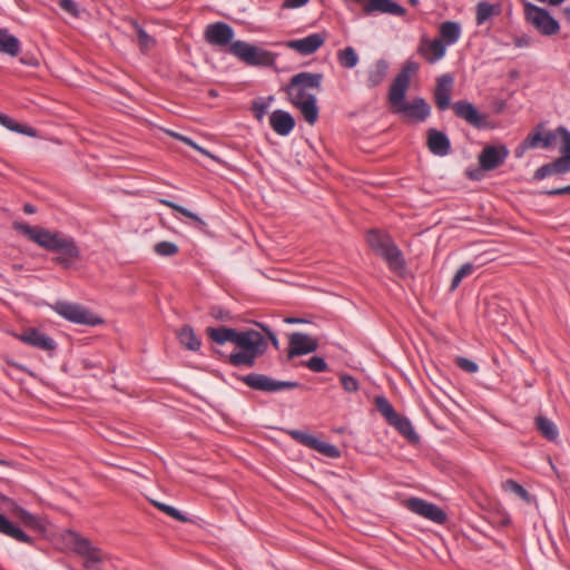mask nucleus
Wrapping results in <instances>:
<instances>
[{
	"label": "nucleus",
	"mask_w": 570,
	"mask_h": 570,
	"mask_svg": "<svg viewBox=\"0 0 570 570\" xmlns=\"http://www.w3.org/2000/svg\"><path fill=\"white\" fill-rule=\"evenodd\" d=\"M132 26L137 33L140 49L145 51L153 48L155 40L137 22H134Z\"/></svg>",
	"instance_id": "obj_42"
},
{
	"label": "nucleus",
	"mask_w": 570,
	"mask_h": 570,
	"mask_svg": "<svg viewBox=\"0 0 570 570\" xmlns=\"http://www.w3.org/2000/svg\"><path fill=\"white\" fill-rule=\"evenodd\" d=\"M288 434L298 443L312 450H315L328 458L335 459L340 456V451L335 445L327 442H323L305 431L289 430Z\"/></svg>",
	"instance_id": "obj_13"
},
{
	"label": "nucleus",
	"mask_w": 570,
	"mask_h": 570,
	"mask_svg": "<svg viewBox=\"0 0 570 570\" xmlns=\"http://www.w3.org/2000/svg\"><path fill=\"white\" fill-rule=\"evenodd\" d=\"M559 138L561 139V157H569L570 161V131L564 127H558Z\"/></svg>",
	"instance_id": "obj_44"
},
{
	"label": "nucleus",
	"mask_w": 570,
	"mask_h": 570,
	"mask_svg": "<svg viewBox=\"0 0 570 570\" xmlns=\"http://www.w3.org/2000/svg\"><path fill=\"white\" fill-rule=\"evenodd\" d=\"M0 500L6 504L7 509L21 523V525L33 530L41 529L40 520L37 515L18 505L12 499L6 495L0 494Z\"/></svg>",
	"instance_id": "obj_19"
},
{
	"label": "nucleus",
	"mask_w": 570,
	"mask_h": 570,
	"mask_svg": "<svg viewBox=\"0 0 570 570\" xmlns=\"http://www.w3.org/2000/svg\"><path fill=\"white\" fill-rule=\"evenodd\" d=\"M155 507H157L160 511L165 512L167 515L180 521V522H186L188 521L187 517H185L179 510H177L176 508L171 507V505H168V504H165V503H160V502H157V501H154L153 502Z\"/></svg>",
	"instance_id": "obj_45"
},
{
	"label": "nucleus",
	"mask_w": 570,
	"mask_h": 570,
	"mask_svg": "<svg viewBox=\"0 0 570 570\" xmlns=\"http://www.w3.org/2000/svg\"><path fill=\"white\" fill-rule=\"evenodd\" d=\"M59 6L63 11L68 12L72 17L77 18L79 16L78 3L73 0H59Z\"/></svg>",
	"instance_id": "obj_54"
},
{
	"label": "nucleus",
	"mask_w": 570,
	"mask_h": 570,
	"mask_svg": "<svg viewBox=\"0 0 570 570\" xmlns=\"http://www.w3.org/2000/svg\"><path fill=\"white\" fill-rule=\"evenodd\" d=\"M169 135H170V136H173L174 138H176V139H178V140H180V141L185 142L186 145H188V146L193 147L194 149L198 150V151H199V153H202L203 155H206V156H208V157H210V158H214V157H213V155H212L208 150H206V149L202 148L200 146H198V145H197L196 142H194L190 138H188V137H186V136H183V135H180V134H177V132H170V131H169Z\"/></svg>",
	"instance_id": "obj_51"
},
{
	"label": "nucleus",
	"mask_w": 570,
	"mask_h": 570,
	"mask_svg": "<svg viewBox=\"0 0 570 570\" xmlns=\"http://www.w3.org/2000/svg\"><path fill=\"white\" fill-rule=\"evenodd\" d=\"M20 51V41L17 37L9 33L7 29L0 28V52L16 57Z\"/></svg>",
	"instance_id": "obj_29"
},
{
	"label": "nucleus",
	"mask_w": 570,
	"mask_h": 570,
	"mask_svg": "<svg viewBox=\"0 0 570 570\" xmlns=\"http://www.w3.org/2000/svg\"><path fill=\"white\" fill-rule=\"evenodd\" d=\"M364 12L370 14L374 11H379L382 13H389L393 16L402 17L405 14L406 10L400 6L399 3L392 0H370L364 6Z\"/></svg>",
	"instance_id": "obj_25"
},
{
	"label": "nucleus",
	"mask_w": 570,
	"mask_h": 570,
	"mask_svg": "<svg viewBox=\"0 0 570 570\" xmlns=\"http://www.w3.org/2000/svg\"><path fill=\"white\" fill-rule=\"evenodd\" d=\"M209 95L213 96V97H216L217 96V92L215 90H210L209 91Z\"/></svg>",
	"instance_id": "obj_64"
},
{
	"label": "nucleus",
	"mask_w": 570,
	"mask_h": 570,
	"mask_svg": "<svg viewBox=\"0 0 570 570\" xmlns=\"http://www.w3.org/2000/svg\"><path fill=\"white\" fill-rule=\"evenodd\" d=\"M272 100H273V97L271 96L267 99L259 98V99H256L253 101L252 110H253L255 118L258 121L263 120Z\"/></svg>",
	"instance_id": "obj_41"
},
{
	"label": "nucleus",
	"mask_w": 570,
	"mask_h": 570,
	"mask_svg": "<svg viewBox=\"0 0 570 570\" xmlns=\"http://www.w3.org/2000/svg\"><path fill=\"white\" fill-rule=\"evenodd\" d=\"M326 41L324 33H312L302 39L286 42V47L302 56H309L316 52Z\"/></svg>",
	"instance_id": "obj_18"
},
{
	"label": "nucleus",
	"mask_w": 570,
	"mask_h": 570,
	"mask_svg": "<svg viewBox=\"0 0 570 570\" xmlns=\"http://www.w3.org/2000/svg\"><path fill=\"white\" fill-rule=\"evenodd\" d=\"M229 51L249 66L269 67L275 63V53L242 40L233 42Z\"/></svg>",
	"instance_id": "obj_7"
},
{
	"label": "nucleus",
	"mask_w": 570,
	"mask_h": 570,
	"mask_svg": "<svg viewBox=\"0 0 570 570\" xmlns=\"http://www.w3.org/2000/svg\"><path fill=\"white\" fill-rule=\"evenodd\" d=\"M20 62L30 67H38L39 60L32 55H24L20 58Z\"/></svg>",
	"instance_id": "obj_57"
},
{
	"label": "nucleus",
	"mask_w": 570,
	"mask_h": 570,
	"mask_svg": "<svg viewBox=\"0 0 570 570\" xmlns=\"http://www.w3.org/2000/svg\"><path fill=\"white\" fill-rule=\"evenodd\" d=\"M455 363L461 370L468 373H475L479 370V366L475 362L465 357H458Z\"/></svg>",
	"instance_id": "obj_52"
},
{
	"label": "nucleus",
	"mask_w": 570,
	"mask_h": 570,
	"mask_svg": "<svg viewBox=\"0 0 570 570\" xmlns=\"http://www.w3.org/2000/svg\"><path fill=\"white\" fill-rule=\"evenodd\" d=\"M454 79L450 73L442 75L436 80L434 89V102L440 110H446L451 107V94Z\"/></svg>",
	"instance_id": "obj_20"
},
{
	"label": "nucleus",
	"mask_w": 570,
	"mask_h": 570,
	"mask_svg": "<svg viewBox=\"0 0 570 570\" xmlns=\"http://www.w3.org/2000/svg\"><path fill=\"white\" fill-rule=\"evenodd\" d=\"M502 489L507 492L514 493L515 495H518L525 502L530 501V495H529L528 491L521 484H519L517 481H514L512 479L505 480L502 483Z\"/></svg>",
	"instance_id": "obj_38"
},
{
	"label": "nucleus",
	"mask_w": 570,
	"mask_h": 570,
	"mask_svg": "<svg viewBox=\"0 0 570 570\" xmlns=\"http://www.w3.org/2000/svg\"><path fill=\"white\" fill-rule=\"evenodd\" d=\"M525 43H527V42H525V41H523L521 38H518V39L515 40V45H517L518 47H521V46H523V45H525Z\"/></svg>",
	"instance_id": "obj_62"
},
{
	"label": "nucleus",
	"mask_w": 570,
	"mask_h": 570,
	"mask_svg": "<svg viewBox=\"0 0 570 570\" xmlns=\"http://www.w3.org/2000/svg\"><path fill=\"white\" fill-rule=\"evenodd\" d=\"M234 38V30L225 22H215L206 27L205 39L213 46L224 47L230 43Z\"/></svg>",
	"instance_id": "obj_16"
},
{
	"label": "nucleus",
	"mask_w": 570,
	"mask_h": 570,
	"mask_svg": "<svg viewBox=\"0 0 570 570\" xmlns=\"http://www.w3.org/2000/svg\"><path fill=\"white\" fill-rule=\"evenodd\" d=\"M158 202H159L160 204H163V205H165V206H167V207H169V208H171V209H174V210H176V212L180 213L181 215H184V216H186V217H188V218L193 219V220H194V222H196L198 225H200V226H205L204 220H203V219H202L197 214H194V213H193V212H190L189 209H187V208H185V207H183V206H180V205H178V204H176V203H174V202H170V200H168V199H163V198H161V199H159Z\"/></svg>",
	"instance_id": "obj_37"
},
{
	"label": "nucleus",
	"mask_w": 570,
	"mask_h": 570,
	"mask_svg": "<svg viewBox=\"0 0 570 570\" xmlns=\"http://www.w3.org/2000/svg\"><path fill=\"white\" fill-rule=\"evenodd\" d=\"M559 138L558 128L556 130H546L543 124H539L520 144L515 150L518 157L522 156L524 150L543 148L549 149L554 146Z\"/></svg>",
	"instance_id": "obj_11"
},
{
	"label": "nucleus",
	"mask_w": 570,
	"mask_h": 570,
	"mask_svg": "<svg viewBox=\"0 0 570 570\" xmlns=\"http://www.w3.org/2000/svg\"><path fill=\"white\" fill-rule=\"evenodd\" d=\"M17 337L21 342L43 351H52L56 348V342L36 328H29L22 334L17 335Z\"/></svg>",
	"instance_id": "obj_23"
},
{
	"label": "nucleus",
	"mask_w": 570,
	"mask_h": 570,
	"mask_svg": "<svg viewBox=\"0 0 570 570\" xmlns=\"http://www.w3.org/2000/svg\"><path fill=\"white\" fill-rule=\"evenodd\" d=\"M285 323H288V324H299V323H304L305 320H302V318H296V317H286L284 320Z\"/></svg>",
	"instance_id": "obj_59"
},
{
	"label": "nucleus",
	"mask_w": 570,
	"mask_h": 570,
	"mask_svg": "<svg viewBox=\"0 0 570 570\" xmlns=\"http://www.w3.org/2000/svg\"><path fill=\"white\" fill-rule=\"evenodd\" d=\"M544 194L549 196L570 195V185L566 187L547 190L544 191Z\"/></svg>",
	"instance_id": "obj_56"
},
{
	"label": "nucleus",
	"mask_w": 570,
	"mask_h": 570,
	"mask_svg": "<svg viewBox=\"0 0 570 570\" xmlns=\"http://www.w3.org/2000/svg\"><path fill=\"white\" fill-rule=\"evenodd\" d=\"M306 366L315 372V373H322L325 372L328 366L325 360L321 356H313L306 362Z\"/></svg>",
	"instance_id": "obj_48"
},
{
	"label": "nucleus",
	"mask_w": 570,
	"mask_h": 570,
	"mask_svg": "<svg viewBox=\"0 0 570 570\" xmlns=\"http://www.w3.org/2000/svg\"><path fill=\"white\" fill-rule=\"evenodd\" d=\"M409 2H410L413 7H415V6H417V4H419V0H409Z\"/></svg>",
	"instance_id": "obj_63"
},
{
	"label": "nucleus",
	"mask_w": 570,
	"mask_h": 570,
	"mask_svg": "<svg viewBox=\"0 0 570 570\" xmlns=\"http://www.w3.org/2000/svg\"><path fill=\"white\" fill-rule=\"evenodd\" d=\"M474 271V266L471 263L463 264L454 274L450 291H455L461 284L462 279L469 275H471Z\"/></svg>",
	"instance_id": "obj_39"
},
{
	"label": "nucleus",
	"mask_w": 570,
	"mask_h": 570,
	"mask_svg": "<svg viewBox=\"0 0 570 570\" xmlns=\"http://www.w3.org/2000/svg\"><path fill=\"white\" fill-rule=\"evenodd\" d=\"M419 70L414 61H406L393 80L389 91V102L393 114H399L403 119L412 122H423L431 114V107L424 98L416 97L411 101L405 100L410 87L411 77Z\"/></svg>",
	"instance_id": "obj_3"
},
{
	"label": "nucleus",
	"mask_w": 570,
	"mask_h": 570,
	"mask_svg": "<svg viewBox=\"0 0 570 570\" xmlns=\"http://www.w3.org/2000/svg\"><path fill=\"white\" fill-rule=\"evenodd\" d=\"M524 16L525 20L543 36H552L560 29L559 22L548 10L530 2L524 4Z\"/></svg>",
	"instance_id": "obj_8"
},
{
	"label": "nucleus",
	"mask_w": 570,
	"mask_h": 570,
	"mask_svg": "<svg viewBox=\"0 0 570 570\" xmlns=\"http://www.w3.org/2000/svg\"><path fill=\"white\" fill-rule=\"evenodd\" d=\"M269 125L279 136H287L295 127V119L288 111L277 109L271 114Z\"/></svg>",
	"instance_id": "obj_24"
},
{
	"label": "nucleus",
	"mask_w": 570,
	"mask_h": 570,
	"mask_svg": "<svg viewBox=\"0 0 570 570\" xmlns=\"http://www.w3.org/2000/svg\"><path fill=\"white\" fill-rule=\"evenodd\" d=\"M244 384L255 391L274 393L284 390H293L301 384L295 381L274 380L265 374L250 373L238 377Z\"/></svg>",
	"instance_id": "obj_10"
},
{
	"label": "nucleus",
	"mask_w": 570,
	"mask_h": 570,
	"mask_svg": "<svg viewBox=\"0 0 570 570\" xmlns=\"http://www.w3.org/2000/svg\"><path fill=\"white\" fill-rule=\"evenodd\" d=\"M309 0H285L283 8H301L305 6Z\"/></svg>",
	"instance_id": "obj_58"
},
{
	"label": "nucleus",
	"mask_w": 570,
	"mask_h": 570,
	"mask_svg": "<svg viewBox=\"0 0 570 570\" xmlns=\"http://www.w3.org/2000/svg\"><path fill=\"white\" fill-rule=\"evenodd\" d=\"M207 336L216 344L234 343L239 350L225 355L226 362L233 366L253 367L256 360L267 351L268 343L263 334L255 330L237 331L235 328L219 326L207 327Z\"/></svg>",
	"instance_id": "obj_1"
},
{
	"label": "nucleus",
	"mask_w": 570,
	"mask_h": 570,
	"mask_svg": "<svg viewBox=\"0 0 570 570\" xmlns=\"http://www.w3.org/2000/svg\"><path fill=\"white\" fill-rule=\"evenodd\" d=\"M23 210L26 214H35L36 213V208L31 204H26L23 206Z\"/></svg>",
	"instance_id": "obj_61"
},
{
	"label": "nucleus",
	"mask_w": 570,
	"mask_h": 570,
	"mask_svg": "<svg viewBox=\"0 0 570 570\" xmlns=\"http://www.w3.org/2000/svg\"><path fill=\"white\" fill-rule=\"evenodd\" d=\"M66 541L83 559L86 570H102L105 554L99 548L92 546L89 540L73 531L66 533Z\"/></svg>",
	"instance_id": "obj_5"
},
{
	"label": "nucleus",
	"mask_w": 570,
	"mask_h": 570,
	"mask_svg": "<svg viewBox=\"0 0 570 570\" xmlns=\"http://www.w3.org/2000/svg\"><path fill=\"white\" fill-rule=\"evenodd\" d=\"M440 35L445 45L455 43L461 36L460 24L453 21H445L440 26Z\"/></svg>",
	"instance_id": "obj_32"
},
{
	"label": "nucleus",
	"mask_w": 570,
	"mask_h": 570,
	"mask_svg": "<svg viewBox=\"0 0 570 570\" xmlns=\"http://www.w3.org/2000/svg\"><path fill=\"white\" fill-rule=\"evenodd\" d=\"M389 69V63L384 59H379L375 61L366 75V86L368 88H374L381 85L386 78Z\"/></svg>",
	"instance_id": "obj_27"
},
{
	"label": "nucleus",
	"mask_w": 570,
	"mask_h": 570,
	"mask_svg": "<svg viewBox=\"0 0 570 570\" xmlns=\"http://www.w3.org/2000/svg\"><path fill=\"white\" fill-rule=\"evenodd\" d=\"M417 52L429 63H435L444 57L446 52V45L442 39L430 40L426 37H423L420 41Z\"/></svg>",
	"instance_id": "obj_21"
},
{
	"label": "nucleus",
	"mask_w": 570,
	"mask_h": 570,
	"mask_svg": "<svg viewBox=\"0 0 570 570\" xmlns=\"http://www.w3.org/2000/svg\"><path fill=\"white\" fill-rule=\"evenodd\" d=\"M495 13L494 6L488 2H480L476 6V23L483 24L490 17Z\"/></svg>",
	"instance_id": "obj_40"
},
{
	"label": "nucleus",
	"mask_w": 570,
	"mask_h": 570,
	"mask_svg": "<svg viewBox=\"0 0 570 570\" xmlns=\"http://www.w3.org/2000/svg\"><path fill=\"white\" fill-rule=\"evenodd\" d=\"M0 465L7 466V468H13L14 463L12 461H10V460H6V459L0 458Z\"/></svg>",
	"instance_id": "obj_60"
},
{
	"label": "nucleus",
	"mask_w": 570,
	"mask_h": 570,
	"mask_svg": "<svg viewBox=\"0 0 570 570\" xmlns=\"http://www.w3.org/2000/svg\"><path fill=\"white\" fill-rule=\"evenodd\" d=\"M535 428L540 434L549 441L557 440L559 435L557 425L546 416L539 415L535 417Z\"/></svg>",
	"instance_id": "obj_30"
},
{
	"label": "nucleus",
	"mask_w": 570,
	"mask_h": 570,
	"mask_svg": "<svg viewBox=\"0 0 570 570\" xmlns=\"http://www.w3.org/2000/svg\"><path fill=\"white\" fill-rule=\"evenodd\" d=\"M318 348V341L308 334L295 332L288 337L287 357L305 355L315 352Z\"/></svg>",
	"instance_id": "obj_14"
},
{
	"label": "nucleus",
	"mask_w": 570,
	"mask_h": 570,
	"mask_svg": "<svg viewBox=\"0 0 570 570\" xmlns=\"http://www.w3.org/2000/svg\"><path fill=\"white\" fill-rule=\"evenodd\" d=\"M406 508L413 513L431 520L438 524L446 521V513L436 504L430 503L420 498H410L405 502Z\"/></svg>",
	"instance_id": "obj_12"
},
{
	"label": "nucleus",
	"mask_w": 570,
	"mask_h": 570,
	"mask_svg": "<svg viewBox=\"0 0 570 570\" xmlns=\"http://www.w3.org/2000/svg\"><path fill=\"white\" fill-rule=\"evenodd\" d=\"M209 315L219 322H229L233 320V316L229 311L225 309L222 306H212L209 309Z\"/></svg>",
	"instance_id": "obj_47"
},
{
	"label": "nucleus",
	"mask_w": 570,
	"mask_h": 570,
	"mask_svg": "<svg viewBox=\"0 0 570 570\" xmlns=\"http://www.w3.org/2000/svg\"><path fill=\"white\" fill-rule=\"evenodd\" d=\"M254 324L259 327L267 336V338L271 341L272 345L278 350L279 348V341L276 336V334L271 330L269 326H267L264 323L261 322H254Z\"/></svg>",
	"instance_id": "obj_53"
},
{
	"label": "nucleus",
	"mask_w": 570,
	"mask_h": 570,
	"mask_svg": "<svg viewBox=\"0 0 570 570\" xmlns=\"http://www.w3.org/2000/svg\"><path fill=\"white\" fill-rule=\"evenodd\" d=\"M552 175H554V174L552 171L550 164H544L534 171L533 179L542 180Z\"/></svg>",
	"instance_id": "obj_55"
},
{
	"label": "nucleus",
	"mask_w": 570,
	"mask_h": 570,
	"mask_svg": "<svg viewBox=\"0 0 570 570\" xmlns=\"http://www.w3.org/2000/svg\"><path fill=\"white\" fill-rule=\"evenodd\" d=\"M337 61L341 67L352 69L358 63V55L352 47H346L337 52Z\"/></svg>",
	"instance_id": "obj_34"
},
{
	"label": "nucleus",
	"mask_w": 570,
	"mask_h": 570,
	"mask_svg": "<svg viewBox=\"0 0 570 570\" xmlns=\"http://www.w3.org/2000/svg\"><path fill=\"white\" fill-rule=\"evenodd\" d=\"M154 250L159 256H174L178 253V246L173 242L163 240L154 246Z\"/></svg>",
	"instance_id": "obj_43"
},
{
	"label": "nucleus",
	"mask_w": 570,
	"mask_h": 570,
	"mask_svg": "<svg viewBox=\"0 0 570 570\" xmlns=\"http://www.w3.org/2000/svg\"><path fill=\"white\" fill-rule=\"evenodd\" d=\"M169 135H170V136H173L174 138H176V139H178V140H180V141L185 142L186 145H188V146L193 147L194 149L198 150V151H199V153H202L203 155H206V156H208V157H210V158H214V157H213V155H212L208 150H206V149L202 148L200 146H198V145H197L196 142H194L190 138H188V137H186V136H183V135H180V134H177V132H170V131H169Z\"/></svg>",
	"instance_id": "obj_50"
},
{
	"label": "nucleus",
	"mask_w": 570,
	"mask_h": 570,
	"mask_svg": "<svg viewBox=\"0 0 570 570\" xmlns=\"http://www.w3.org/2000/svg\"><path fill=\"white\" fill-rule=\"evenodd\" d=\"M509 156L505 146H487L479 155V164L483 170H493L504 163Z\"/></svg>",
	"instance_id": "obj_17"
},
{
	"label": "nucleus",
	"mask_w": 570,
	"mask_h": 570,
	"mask_svg": "<svg viewBox=\"0 0 570 570\" xmlns=\"http://www.w3.org/2000/svg\"><path fill=\"white\" fill-rule=\"evenodd\" d=\"M452 109L456 117L465 120L475 128H485L488 126V116L481 114L471 102L459 100L452 105Z\"/></svg>",
	"instance_id": "obj_15"
},
{
	"label": "nucleus",
	"mask_w": 570,
	"mask_h": 570,
	"mask_svg": "<svg viewBox=\"0 0 570 570\" xmlns=\"http://www.w3.org/2000/svg\"><path fill=\"white\" fill-rule=\"evenodd\" d=\"M52 309L69 322L83 325H98L102 320L95 316L82 305L59 301L52 305Z\"/></svg>",
	"instance_id": "obj_9"
},
{
	"label": "nucleus",
	"mask_w": 570,
	"mask_h": 570,
	"mask_svg": "<svg viewBox=\"0 0 570 570\" xmlns=\"http://www.w3.org/2000/svg\"><path fill=\"white\" fill-rule=\"evenodd\" d=\"M341 384L346 392H356L358 390L357 380L348 374H342L340 376Z\"/></svg>",
	"instance_id": "obj_49"
},
{
	"label": "nucleus",
	"mask_w": 570,
	"mask_h": 570,
	"mask_svg": "<svg viewBox=\"0 0 570 570\" xmlns=\"http://www.w3.org/2000/svg\"><path fill=\"white\" fill-rule=\"evenodd\" d=\"M374 403L376 410L385 417V420L389 423H391L394 419L399 416V414L395 412L394 407L385 396H376Z\"/></svg>",
	"instance_id": "obj_35"
},
{
	"label": "nucleus",
	"mask_w": 570,
	"mask_h": 570,
	"mask_svg": "<svg viewBox=\"0 0 570 570\" xmlns=\"http://www.w3.org/2000/svg\"><path fill=\"white\" fill-rule=\"evenodd\" d=\"M390 424L395 426L397 429V431L402 435H404L409 441L417 442L420 440L417 433L415 432V430L409 419L399 415Z\"/></svg>",
	"instance_id": "obj_31"
},
{
	"label": "nucleus",
	"mask_w": 570,
	"mask_h": 570,
	"mask_svg": "<svg viewBox=\"0 0 570 570\" xmlns=\"http://www.w3.org/2000/svg\"><path fill=\"white\" fill-rule=\"evenodd\" d=\"M569 157H559L556 160L549 163L554 175L566 174L570 171Z\"/></svg>",
	"instance_id": "obj_46"
},
{
	"label": "nucleus",
	"mask_w": 570,
	"mask_h": 570,
	"mask_svg": "<svg viewBox=\"0 0 570 570\" xmlns=\"http://www.w3.org/2000/svg\"><path fill=\"white\" fill-rule=\"evenodd\" d=\"M429 150L436 156H446L451 153V142L448 136L434 128L428 130Z\"/></svg>",
	"instance_id": "obj_22"
},
{
	"label": "nucleus",
	"mask_w": 570,
	"mask_h": 570,
	"mask_svg": "<svg viewBox=\"0 0 570 570\" xmlns=\"http://www.w3.org/2000/svg\"><path fill=\"white\" fill-rule=\"evenodd\" d=\"M158 202H159L160 204H163V205H165V206H167V207H169V208H171V209H174V210H176V212L180 213L181 215H184V216H186V217H188V218L193 219V220H194V222H196L198 225H200V226H205L204 220H203V219H202L197 214H194V213H193V212H190L189 209H187V208H185V207H183V206H180V205H178V204H176V203H174V202H170V200H168V199H163V198H161V199H159Z\"/></svg>",
	"instance_id": "obj_36"
},
{
	"label": "nucleus",
	"mask_w": 570,
	"mask_h": 570,
	"mask_svg": "<svg viewBox=\"0 0 570 570\" xmlns=\"http://www.w3.org/2000/svg\"><path fill=\"white\" fill-rule=\"evenodd\" d=\"M322 73L304 71L293 76L285 89L291 104L301 111L309 125H314L318 119L316 94L322 89Z\"/></svg>",
	"instance_id": "obj_4"
},
{
	"label": "nucleus",
	"mask_w": 570,
	"mask_h": 570,
	"mask_svg": "<svg viewBox=\"0 0 570 570\" xmlns=\"http://www.w3.org/2000/svg\"><path fill=\"white\" fill-rule=\"evenodd\" d=\"M0 533L18 542L32 544V539L21 528L0 513Z\"/></svg>",
	"instance_id": "obj_26"
},
{
	"label": "nucleus",
	"mask_w": 570,
	"mask_h": 570,
	"mask_svg": "<svg viewBox=\"0 0 570 570\" xmlns=\"http://www.w3.org/2000/svg\"><path fill=\"white\" fill-rule=\"evenodd\" d=\"M178 341L181 346L189 351H198L202 346L200 340L195 334V331L191 326L185 325L177 333Z\"/></svg>",
	"instance_id": "obj_28"
},
{
	"label": "nucleus",
	"mask_w": 570,
	"mask_h": 570,
	"mask_svg": "<svg viewBox=\"0 0 570 570\" xmlns=\"http://www.w3.org/2000/svg\"><path fill=\"white\" fill-rule=\"evenodd\" d=\"M12 227L39 247L59 254L53 262L63 268H70L80 257L81 252L76 240L62 232L30 226L23 222H13Z\"/></svg>",
	"instance_id": "obj_2"
},
{
	"label": "nucleus",
	"mask_w": 570,
	"mask_h": 570,
	"mask_svg": "<svg viewBox=\"0 0 570 570\" xmlns=\"http://www.w3.org/2000/svg\"><path fill=\"white\" fill-rule=\"evenodd\" d=\"M0 124L3 127H6L7 129L11 130V131L23 134V135L29 136V137H36L37 136V130L35 128L21 125V124L17 122L14 119L10 118L7 115H3L1 117Z\"/></svg>",
	"instance_id": "obj_33"
},
{
	"label": "nucleus",
	"mask_w": 570,
	"mask_h": 570,
	"mask_svg": "<svg viewBox=\"0 0 570 570\" xmlns=\"http://www.w3.org/2000/svg\"><path fill=\"white\" fill-rule=\"evenodd\" d=\"M367 243L386 261L391 269L401 271L404 268L402 253L389 235L372 230L367 235Z\"/></svg>",
	"instance_id": "obj_6"
}]
</instances>
